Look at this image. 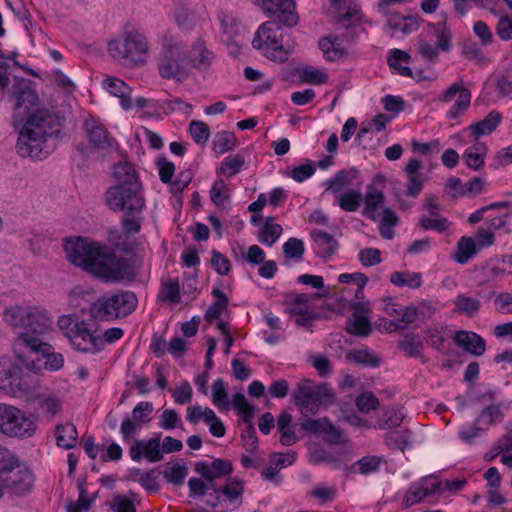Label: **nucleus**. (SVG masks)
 Masks as SVG:
<instances>
[{
  "label": "nucleus",
  "instance_id": "nucleus-1",
  "mask_svg": "<svg viewBox=\"0 0 512 512\" xmlns=\"http://www.w3.org/2000/svg\"><path fill=\"white\" fill-rule=\"evenodd\" d=\"M67 259L104 283H115L133 275L127 259L117 256L106 245L82 237L66 240Z\"/></svg>",
  "mask_w": 512,
  "mask_h": 512
},
{
  "label": "nucleus",
  "instance_id": "nucleus-2",
  "mask_svg": "<svg viewBox=\"0 0 512 512\" xmlns=\"http://www.w3.org/2000/svg\"><path fill=\"white\" fill-rule=\"evenodd\" d=\"M64 119L54 110L37 107L27 116L16 144L21 157L35 160L46 159L53 152L51 141L63 127Z\"/></svg>",
  "mask_w": 512,
  "mask_h": 512
},
{
  "label": "nucleus",
  "instance_id": "nucleus-3",
  "mask_svg": "<svg viewBox=\"0 0 512 512\" xmlns=\"http://www.w3.org/2000/svg\"><path fill=\"white\" fill-rule=\"evenodd\" d=\"M116 184L104 195L105 203L114 212H143L146 207L142 184L132 164L121 162L114 166Z\"/></svg>",
  "mask_w": 512,
  "mask_h": 512
},
{
  "label": "nucleus",
  "instance_id": "nucleus-4",
  "mask_svg": "<svg viewBox=\"0 0 512 512\" xmlns=\"http://www.w3.org/2000/svg\"><path fill=\"white\" fill-rule=\"evenodd\" d=\"M159 54L157 69L159 75L166 80L184 82L189 76L185 65V45L180 37L170 29L158 36Z\"/></svg>",
  "mask_w": 512,
  "mask_h": 512
},
{
  "label": "nucleus",
  "instance_id": "nucleus-5",
  "mask_svg": "<svg viewBox=\"0 0 512 512\" xmlns=\"http://www.w3.org/2000/svg\"><path fill=\"white\" fill-rule=\"evenodd\" d=\"M255 49L260 50L268 59L283 63L294 50V41L290 34L276 20L267 21L258 28L252 40Z\"/></svg>",
  "mask_w": 512,
  "mask_h": 512
},
{
  "label": "nucleus",
  "instance_id": "nucleus-6",
  "mask_svg": "<svg viewBox=\"0 0 512 512\" xmlns=\"http://www.w3.org/2000/svg\"><path fill=\"white\" fill-rule=\"evenodd\" d=\"M110 56L122 65L143 63L150 52V42L138 29L125 31L121 37L108 43Z\"/></svg>",
  "mask_w": 512,
  "mask_h": 512
},
{
  "label": "nucleus",
  "instance_id": "nucleus-7",
  "mask_svg": "<svg viewBox=\"0 0 512 512\" xmlns=\"http://www.w3.org/2000/svg\"><path fill=\"white\" fill-rule=\"evenodd\" d=\"M28 332H22L14 341L13 351L19 361L29 370H40V366L21 351V347L27 348L25 339L41 340V336L48 334L53 329V319L49 312L40 305L28 304Z\"/></svg>",
  "mask_w": 512,
  "mask_h": 512
},
{
  "label": "nucleus",
  "instance_id": "nucleus-8",
  "mask_svg": "<svg viewBox=\"0 0 512 512\" xmlns=\"http://www.w3.org/2000/svg\"><path fill=\"white\" fill-rule=\"evenodd\" d=\"M58 327L68 338L72 347L82 353L96 354L103 349V341L93 326L77 316L62 315Z\"/></svg>",
  "mask_w": 512,
  "mask_h": 512
},
{
  "label": "nucleus",
  "instance_id": "nucleus-9",
  "mask_svg": "<svg viewBox=\"0 0 512 512\" xmlns=\"http://www.w3.org/2000/svg\"><path fill=\"white\" fill-rule=\"evenodd\" d=\"M294 404L304 416L316 414L321 407L335 402L336 396L328 383H316L311 379H301L292 394Z\"/></svg>",
  "mask_w": 512,
  "mask_h": 512
},
{
  "label": "nucleus",
  "instance_id": "nucleus-10",
  "mask_svg": "<svg viewBox=\"0 0 512 512\" xmlns=\"http://www.w3.org/2000/svg\"><path fill=\"white\" fill-rule=\"evenodd\" d=\"M137 304V296L132 291L106 293L91 304L90 314L98 321H113L131 314Z\"/></svg>",
  "mask_w": 512,
  "mask_h": 512
},
{
  "label": "nucleus",
  "instance_id": "nucleus-11",
  "mask_svg": "<svg viewBox=\"0 0 512 512\" xmlns=\"http://www.w3.org/2000/svg\"><path fill=\"white\" fill-rule=\"evenodd\" d=\"M23 367L29 369L19 361L8 356H0V390L12 397H25L35 388L29 375L23 374ZM36 370L35 372H37ZM30 372H32L30 370Z\"/></svg>",
  "mask_w": 512,
  "mask_h": 512
},
{
  "label": "nucleus",
  "instance_id": "nucleus-12",
  "mask_svg": "<svg viewBox=\"0 0 512 512\" xmlns=\"http://www.w3.org/2000/svg\"><path fill=\"white\" fill-rule=\"evenodd\" d=\"M37 421L18 407L0 402V433L9 438L27 439L37 431Z\"/></svg>",
  "mask_w": 512,
  "mask_h": 512
},
{
  "label": "nucleus",
  "instance_id": "nucleus-13",
  "mask_svg": "<svg viewBox=\"0 0 512 512\" xmlns=\"http://www.w3.org/2000/svg\"><path fill=\"white\" fill-rule=\"evenodd\" d=\"M427 37L436 39V43L431 42L421 34L417 42V53L421 58L429 63L438 61L440 51L449 52L452 48V32L445 22L431 23L428 25Z\"/></svg>",
  "mask_w": 512,
  "mask_h": 512
},
{
  "label": "nucleus",
  "instance_id": "nucleus-14",
  "mask_svg": "<svg viewBox=\"0 0 512 512\" xmlns=\"http://www.w3.org/2000/svg\"><path fill=\"white\" fill-rule=\"evenodd\" d=\"M215 500H206L212 512H228L240 507L244 491L243 482L237 477H230L223 486H218Z\"/></svg>",
  "mask_w": 512,
  "mask_h": 512
},
{
  "label": "nucleus",
  "instance_id": "nucleus-15",
  "mask_svg": "<svg viewBox=\"0 0 512 512\" xmlns=\"http://www.w3.org/2000/svg\"><path fill=\"white\" fill-rule=\"evenodd\" d=\"M458 97L455 103L447 111L446 116L450 120H455L468 110L471 104L472 94L463 80L451 84L442 94L440 100L444 103L450 102L456 95Z\"/></svg>",
  "mask_w": 512,
  "mask_h": 512
},
{
  "label": "nucleus",
  "instance_id": "nucleus-16",
  "mask_svg": "<svg viewBox=\"0 0 512 512\" xmlns=\"http://www.w3.org/2000/svg\"><path fill=\"white\" fill-rule=\"evenodd\" d=\"M267 16H276L278 21L287 27H294L299 22V16L294 0H256Z\"/></svg>",
  "mask_w": 512,
  "mask_h": 512
},
{
  "label": "nucleus",
  "instance_id": "nucleus-17",
  "mask_svg": "<svg viewBox=\"0 0 512 512\" xmlns=\"http://www.w3.org/2000/svg\"><path fill=\"white\" fill-rule=\"evenodd\" d=\"M186 419L189 423L194 425L198 424L200 420H203L209 426V432L214 437L221 438L226 433L224 423L209 407L203 408L199 404L188 407Z\"/></svg>",
  "mask_w": 512,
  "mask_h": 512
},
{
  "label": "nucleus",
  "instance_id": "nucleus-18",
  "mask_svg": "<svg viewBox=\"0 0 512 512\" xmlns=\"http://www.w3.org/2000/svg\"><path fill=\"white\" fill-rule=\"evenodd\" d=\"M13 97L15 99L13 105L15 119H20L23 115L27 116L38 101L36 92L24 79L13 85Z\"/></svg>",
  "mask_w": 512,
  "mask_h": 512
},
{
  "label": "nucleus",
  "instance_id": "nucleus-19",
  "mask_svg": "<svg viewBox=\"0 0 512 512\" xmlns=\"http://www.w3.org/2000/svg\"><path fill=\"white\" fill-rule=\"evenodd\" d=\"M440 489L441 482L438 478L434 476L424 477L408 488L402 503L405 508H409L422 501L425 497L434 495Z\"/></svg>",
  "mask_w": 512,
  "mask_h": 512
},
{
  "label": "nucleus",
  "instance_id": "nucleus-20",
  "mask_svg": "<svg viewBox=\"0 0 512 512\" xmlns=\"http://www.w3.org/2000/svg\"><path fill=\"white\" fill-rule=\"evenodd\" d=\"M27 348L34 353H40L45 359L43 367L50 372H57L64 367L65 358L62 353L55 352L51 344L42 340L25 339Z\"/></svg>",
  "mask_w": 512,
  "mask_h": 512
},
{
  "label": "nucleus",
  "instance_id": "nucleus-21",
  "mask_svg": "<svg viewBox=\"0 0 512 512\" xmlns=\"http://www.w3.org/2000/svg\"><path fill=\"white\" fill-rule=\"evenodd\" d=\"M129 455L135 462H139L143 458L152 463L160 461L163 458L160 439L135 440L129 449Z\"/></svg>",
  "mask_w": 512,
  "mask_h": 512
},
{
  "label": "nucleus",
  "instance_id": "nucleus-22",
  "mask_svg": "<svg viewBox=\"0 0 512 512\" xmlns=\"http://www.w3.org/2000/svg\"><path fill=\"white\" fill-rule=\"evenodd\" d=\"M232 463L228 460L216 459L211 464L198 462L196 471L207 481L214 492L218 491L215 481L232 472Z\"/></svg>",
  "mask_w": 512,
  "mask_h": 512
},
{
  "label": "nucleus",
  "instance_id": "nucleus-23",
  "mask_svg": "<svg viewBox=\"0 0 512 512\" xmlns=\"http://www.w3.org/2000/svg\"><path fill=\"white\" fill-rule=\"evenodd\" d=\"M353 319L347 324V331L350 334L366 337L371 332V323L367 316L370 313V303L357 302L353 305Z\"/></svg>",
  "mask_w": 512,
  "mask_h": 512
},
{
  "label": "nucleus",
  "instance_id": "nucleus-24",
  "mask_svg": "<svg viewBox=\"0 0 512 512\" xmlns=\"http://www.w3.org/2000/svg\"><path fill=\"white\" fill-rule=\"evenodd\" d=\"M83 127L90 144L95 149L106 153L111 152L114 149L113 140L108 136L107 131L98 125L94 119H86Z\"/></svg>",
  "mask_w": 512,
  "mask_h": 512
},
{
  "label": "nucleus",
  "instance_id": "nucleus-25",
  "mask_svg": "<svg viewBox=\"0 0 512 512\" xmlns=\"http://www.w3.org/2000/svg\"><path fill=\"white\" fill-rule=\"evenodd\" d=\"M28 304H15L4 309V322L20 336L22 332H28Z\"/></svg>",
  "mask_w": 512,
  "mask_h": 512
},
{
  "label": "nucleus",
  "instance_id": "nucleus-26",
  "mask_svg": "<svg viewBox=\"0 0 512 512\" xmlns=\"http://www.w3.org/2000/svg\"><path fill=\"white\" fill-rule=\"evenodd\" d=\"M453 339L458 347L474 356H481L486 351L485 340L475 332L460 330L454 334Z\"/></svg>",
  "mask_w": 512,
  "mask_h": 512
},
{
  "label": "nucleus",
  "instance_id": "nucleus-27",
  "mask_svg": "<svg viewBox=\"0 0 512 512\" xmlns=\"http://www.w3.org/2000/svg\"><path fill=\"white\" fill-rule=\"evenodd\" d=\"M187 57L193 68L205 71L211 66L215 55L201 39H198L190 47Z\"/></svg>",
  "mask_w": 512,
  "mask_h": 512
},
{
  "label": "nucleus",
  "instance_id": "nucleus-28",
  "mask_svg": "<svg viewBox=\"0 0 512 512\" xmlns=\"http://www.w3.org/2000/svg\"><path fill=\"white\" fill-rule=\"evenodd\" d=\"M8 476L3 480V487L9 489L15 494H24L30 491L32 487V474L26 469L17 471L11 470L4 472Z\"/></svg>",
  "mask_w": 512,
  "mask_h": 512
},
{
  "label": "nucleus",
  "instance_id": "nucleus-29",
  "mask_svg": "<svg viewBox=\"0 0 512 512\" xmlns=\"http://www.w3.org/2000/svg\"><path fill=\"white\" fill-rule=\"evenodd\" d=\"M502 118V114L499 111L492 110L485 116L484 119L469 125L467 130L475 139L490 135L500 125Z\"/></svg>",
  "mask_w": 512,
  "mask_h": 512
},
{
  "label": "nucleus",
  "instance_id": "nucleus-30",
  "mask_svg": "<svg viewBox=\"0 0 512 512\" xmlns=\"http://www.w3.org/2000/svg\"><path fill=\"white\" fill-rule=\"evenodd\" d=\"M509 408V401L494 403L482 409L475 419L488 430L490 426L500 423L503 420L504 412L509 410Z\"/></svg>",
  "mask_w": 512,
  "mask_h": 512
},
{
  "label": "nucleus",
  "instance_id": "nucleus-31",
  "mask_svg": "<svg viewBox=\"0 0 512 512\" xmlns=\"http://www.w3.org/2000/svg\"><path fill=\"white\" fill-rule=\"evenodd\" d=\"M103 87L113 96L120 99V104L123 109L128 110L132 107L131 89L121 79L116 77H108L103 80Z\"/></svg>",
  "mask_w": 512,
  "mask_h": 512
},
{
  "label": "nucleus",
  "instance_id": "nucleus-32",
  "mask_svg": "<svg viewBox=\"0 0 512 512\" xmlns=\"http://www.w3.org/2000/svg\"><path fill=\"white\" fill-rule=\"evenodd\" d=\"M385 196L382 190L378 189L374 185H368L364 199V210L363 215L372 220L376 221V212L380 205L384 203Z\"/></svg>",
  "mask_w": 512,
  "mask_h": 512
},
{
  "label": "nucleus",
  "instance_id": "nucleus-33",
  "mask_svg": "<svg viewBox=\"0 0 512 512\" xmlns=\"http://www.w3.org/2000/svg\"><path fill=\"white\" fill-rule=\"evenodd\" d=\"M282 231V226L276 223L273 217H267L260 225L258 241L267 247H272L280 238Z\"/></svg>",
  "mask_w": 512,
  "mask_h": 512
},
{
  "label": "nucleus",
  "instance_id": "nucleus-34",
  "mask_svg": "<svg viewBox=\"0 0 512 512\" xmlns=\"http://www.w3.org/2000/svg\"><path fill=\"white\" fill-rule=\"evenodd\" d=\"M319 48L328 61H337L347 55V50L343 46V39L339 36L321 39Z\"/></svg>",
  "mask_w": 512,
  "mask_h": 512
},
{
  "label": "nucleus",
  "instance_id": "nucleus-35",
  "mask_svg": "<svg viewBox=\"0 0 512 512\" xmlns=\"http://www.w3.org/2000/svg\"><path fill=\"white\" fill-rule=\"evenodd\" d=\"M481 309V301L466 294H459L454 299L453 313L467 316L469 318L475 317Z\"/></svg>",
  "mask_w": 512,
  "mask_h": 512
},
{
  "label": "nucleus",
  "instance_id": "nucleus-36",
  "mask_svg": "<svg viewBox=\"0 0 512 512\" xmlns=\"http://www.w3.org/2000/svg\"><path fill=\"white\" fill-rule=\"evenodd\" d=\"M311 236L318 246L322 258L328 259L337 251L338 242L328 232L317 230L312 232Z\"/></svg>",
  "mask_w": 512,
  "mask_h": 512
},
{
  "label": "nucleus",
  "instance_id": "nucleus-37",
  "mask_svg": "<svg viewBox=\"0 0 512 512\" xmlns=\"http://www.w3.org/2000/svg\"><path fill=\"white\" fill-rule=\"evenodd\" d=\"M55 436L57 445L68 450L75 447L78 439V432L72 423L59 424L56 426Z\"/></svg>",
  "mask_w": 512,
  "mask_h": 512
},
{
  "label": "nucleus",
  "instance_id": "nucleus-38",
  "mask_svg": "<svg viewBox=\"0 0 512 512\" xmlns=\"http://www.w3.org/2000/svg\"><path fill=\"white\" fill-rule=\"evenodd\" d=\"M486 153L487 146L482 142H476L465 150L463 159L469 168L479 170L484 166Z\"/></svg>",
  "mask_w": 512,
  "mask_h": 512
},
{
  "label": "nucleus",
  "instance_id": "nucleus-39",
  "mask_svg": "<svg viewBox=\"0 0 512 512\" xmlns=\"http://www.w3.org/2000/svg\"><path fill=\"white\" fill-rule=\"evenodd\" d=\"M390 281L396 287H408L410 289H417L423 283L421 273L409 270L393 272Z\"/></svg>",
  "mask_w": 512,
  "mask_h": 512
},
{
  "label": "nucleus",
  "instance_id": "nucleus-40",
  "mask_svg": "<svg viewBox=\"0 0 512 512\" xmlns=\"http://www.w3.org/2000/svg\"><path fill=\"white\" fill-rule=\"evenodd\" d=\"M411 56L402 50L393 49L390 51L388 64L390 68L394 69L399 75L404 77H413V72L407 64L410 62Z\"/></svg>",
  "mask_w": 512,
  "mask_h": 512
},
{
  "label": "nucleus",
  "instance_id": "nucleus-41",
  "mask_svg": "<svg viewBox=\"0 0 512 512\" xmlns=\"http://www.w3.org/2000/svg\"><path fill=\"white\" fill-rule=\"evenodd\" d=\"M477 254L476 242L472 237L462 236L456 245L454 260L458 264H466Z\"/></svg>",
  "mask_w": 512,
  "mask_h": 512
},
{
  "label": "nucleus",
  "instance_id": "nucleus-42",
  "mask_svg": "<svg viewBox=\"0 0 512 512\" xmlns=\"http://www.w3.org/2000/svg\"><path fill=\"white\" fill-rule=\"evenodd\" d=\"M445 332L446 327L443 325H434L425 331L426 343L442 354H447L448 352Z\"/></svg>",
  "mask_w": 512,
  "mask_h": 512
},
{
  "label": "nucleus",
  "instance_id": "nucleus-43",
  "mask_svg": "<svg viewBox=\"0 0 512 512\" xmlns=\"http://www.w3.org/2000/svg\"><path fill=\"white\" fill-rule=\"evenodd\" d=\"M331 5L338 14L339 22L344 25L347 20L359 18L360 9L353 0H331Z\"/></svg>",
  "mask_w": 512,
  "mask_h": 512
},
{
  "label": "nucleus",
  "instance_id": "nucleus-44",
  "mask_svg": "<svg viewBox=\"0 0 512 512\" xmlns=\"http://www.w3.org/2000/svg\"><path fill=\"white\" fill-rule=\"evenodd\" d=\"M485 431L486 428L475 419L473 423H465L459 427L458 437L463 443L473 445L484 435Z\"/></svg>",
  "mask_w": 512,
  "mask_h": 512
},
{
  "label": "nucleus",
  "instance_id": "nucleus-45",
  "mask_svg": "<svg viewBox=\"0 0 512 512\" xmlns=\"http://www.w3.org/2000/svg\"><path fill=\"white\" fill-rule=\"evenodd\" d=\"M384 462L385 460L383 456H364L351 466V471L353 473H359L362 475L372 474L377 472L380 468V465Z\"/></svg>",
  "mask_w": 512,
  "mask_h": 512
},
{
  "label": "nucleus",
  "instance_id": "nucleus-46",
  "mask_svg": "<svg viewBox=\"0 0 512 512\" xmlns=\"http://www.w3.org/2000/svg\"><path fill=\"white\" fill-rule=\"evenodd\" d=\"M398 347L407 357H421L423 342L416 334H406L398 342Z\"/></svg>",
  "mask_w": 512,
  "mask_h": 512
},
{
  "label": "nucleus",
  "instance_id": "nucleus-47",
  "mask_svg": "<svg viewBox=\"0 0 512 512\" xmlns=\"http://www.w3.org/2000/svg\"><path fill=\"white\" fill-rule=\"evenodd\" d=\"M212 402L220 410H228L230 408L227 383L222 378H218L213 382Z\"/></svg>",
  "mask_w": 512,
  "mask_h": 512
},
{
  "label": "nucleus",
  "instance_id": "nucleus-48",
  "mask_svg": "<svg viewBox=\"0 0 512 512\" xmlns=\"http://www.w3.org/2000/svg\"><path fill=\"white\" fill-rule=\"evenodd\" d=\"M419 226L423 230H433L438 233H444L449 230L451 222L444 216H427L421 215L419 218Z\"/></svg>",
  "mask_w": 512,
  "mask_h": 512
},
{
  "label": "nucleus",
  "instance_id": "nucleus-49",
  "mask_svg": "<svg viewBox=\"0 0 512 512\" xmlns=\"http://www.w3.org/2000/svg\"><path fill=\"white\" fill-rule=\"evenodd\" d=\"M398 224V216L389 207H385L382 210L380 217V234L385 239H392L394 236L393 228Z\"/></svg>",
  "mask_w": 512,
  "mask_h": 512
},
{
  "label": "nucleus",
  "instance_id": "nucleus-50",
  "mask_svg": "<svg viewBox=\"0 0 512 512\" xmlns=\"http://www.w3.org/2000/svg\"><path fill=\"white\" fill-rule=\"evenodd\" d=\"M305 252L304 242L301 239L291 237L283 244V253L285 256V263L288 260L300 262L303 259Z\"/></svg>",
  "mask_w": 512,
  "mask_h": 512
},
{
  "label": "nucleus",
  "instance_id": "nucleus-51",
  "mask_svg": "<svg viewBox=\"0 0 512 512\" xmlns=\"http://www.w3.org/2000/svg\"><path fill=\"white\" fill-rule=\"evenodd\" d=\"M363 201L362 194L358 190H348L338 196V205L343 211H357Z\"/></svg>",
  "mask_w": 512,
  "mask_h": 512
},
{
  "label": "nucleus",
  "instance_id": "nucleus-52",
  "mask_svg": "<svg viewBox=\"0 0 512 512\" xmlns=\"http://www.w3.org/2000/svg\"><path fill=\"white\" fill-rule=\"evenodd\" d=\"M143 219H144L143 212H139V213L126 212V213H124V216L121 219V225L123 228V232L127 236H132V235L138 234L141 231Z\"/></svg>",
  "mask_w": 512,
  "mask_h": 512
},
{
  "label": "nucleus",
  "instance_id": "nucleus-53",
  "mask_svg": "<svg viewBox=\"0 0 512 512\" xmlns=\"http://www.w3.org/2000/svg\"><path fill=\"white\" fill-rule=\"evenodd\" d=\"M411 433L405 431H391L385 435V444L391 449L404 451L410 445Z\"/></svg>",
  "mask_w": 512,
  "mask_h": 512
},
{
  "label": "nucleus",
  "instance_id": "nucleus-54",
  "mask_svg": "<svg viewBox=\"0 0 512 512\" xmlns=\"http://www.w3.org/2000/svg\"><path fill=\"white\" fill-rule=\"evenodd\" d=\"M347 358L354 363L373 368L380 365V359L368 349L352 350L347 354Z\"/></svg>",
  "mask_w": 512,
  "mask_h": 512
},
{
  "label": "nucleus",
  "instance_id": "nucleus-55",
  "mask_svg": "<svg viewBox=\"0 0 512 512\" xmlns=\"http://www.w3.org/2000/svg\"><path fill=\"white\" fill-rule=\"evenodd\" d=\"M188 475V468L185 464L181 463H172L170 466H168L164 472L163 476L164 478L174 485H182L184 483L185 478Z\"/></svg>",
  "mask_w": 512,
  "mask_h": 512
},
{
  "label": "nucleus",
  "instance_id": "nucleus-56",
  "mask_svg": "<svg viewBox=\"0 0 512 512\" xmlns=\"http://www.w3.org/2000/svg\"><path fill=\"white\" fill-rule=\"evenodd\" d=\"M232 406L241 416L244 422L251 423L254 415L253 407L249 404L246 397L242 393H236L232 398Z\"/></svg>",
  "mask_w": 512,
  "mask_h": 512
},
{
  "label": "nucleus",
  "instance_id": "nucleus-57",
  "mask_svg": "<svg viewBox=\"0 0 512 512\" xmlns=\"http://www.w3.org/2000/svg\"><path fill=\"white\" fill-rule=\"evenodd\" d=\"M236 139L233 133L221 131L216 133L213 140V149L217 154H224L235 147Z\"/></svg>",
  "mask_w": 512,
  "mask_h": 512
},
{
  "label": "nucleus",
  "instance_id": "nucleus-58",
  "mask_svg": "<svg viewBox=\"0 0 512 512\" xmlns=\"http://www.w3.org/2000/svg\"><path fill=\"white\" fill-rule=\"evenodd\" d=\"M405 418V413L402 407H391L384 414V418L378 422L381 429L399 427Z\"/></svg>",
  "mask_w": 512,
  "mask_h": 512
},
{
  "label": "nucleus",
  "instance_id": "nucleus-59",
  "mask_svg": "<svg viewBox=\"0 0 512 512\" xmlns=\"http://www.w3.org/2000/svg\"><path fill=\"white\" fill-rule=\"evenodd\" d=\"M160 297L163 301L169 303H178L180 301V284L178 279H168L161 285Z\"/></svg>",
  "mask_w": 512,
  "mask_h": 512
},
{
  "label": "nucleus",
  "instance_id": "nucleus-60",
  "mask_svg": "<svg viewBox=\"0 0 512 512\" xmlns=\"http://www.w3.org/2000/svg\"><path fill=\"white\" fill-rule=\"evenodd\" d=\"M230 198L228 185L222 180H216L210 190V199L216 206H222Z\"/></svg>",
  "mask_w": 512,
  "mask_h": 512
},
{
  "label": "nucleus",
  "instance_id": "nucleus-61",
  "mask_svg": "<svg viewBox=\"0 0 512 512\" xmlns=\"http://www.w3.org/2000/svg\"><path fill=\"white\" fill-rule=\"evenodd\" d=\"M351 180L345 170L338 171L332 178L324 182L326 191L332 194H338L350 184Z\"/></svg>",
  "mask_w": 512,
  "mask_h": 512
},
{
  "label": "nucleus",
  "instance_id": "nucleus-62",
  "mask_svg": "<svg viewBox=\"0 0 512 512\" xmlns=\"http://www.w3.org/2000/svg\"><path fill=\"white\" fill-rule=\"evenodd\" d=\"M245 163V159L241 154L229 155L221 163L220 171L228 177L234 176L240 172Z\"/></svg>",
  "mask_w": 512,
  "mask_h": 512
},
{
  "label": "nucleus",
  "instance_id": "nucleus-63",
  "mask_svg": "<svg viewBox=\"0 0 512 512\" xmlns=\"http://www.w3.org/2000/svg\"><path fill=\"white\" fill-rule=\"evenodd\" d=\"M189 132L199 145H205L210 137L209 126L203 121L194 120L189 124Z\"/></svg>",
  "mask_w": 512,
  "mask_h": 512
},
{
  "label": "nucleus",
  "instance_id": "nucleus-64",
  "mask_svg": "<svg viewBox=\"0 0 512 512\" xmlns=\"http://www.w3.org/2000/svg\"><path fill=\"white\" fill-rule=\"evenodd\" d=\"M486 224H489L494 230H501L505 233L512 231V209L495 217H487Z\"/></svg>",
  "mask_w": 512,
  "mask_h": 512
}]
</instances>
